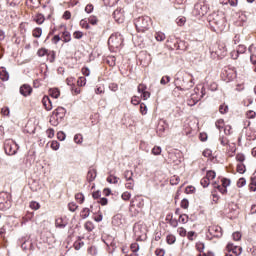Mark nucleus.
Wrapping results in <instances>:
<instances>
[{"instance_id": "obj_10", "label": "nucleus", "mask_w": 256, "mask_h": 256, "mask_svg": "<svg viewBox=\"0 0 256 256\" xmlns=\"http://www.w3.org/2000/svg\"><path fill=\"white\" fill-rule=\"evenodd\" d=\"M113 18L116 23H123L125 21V14H123V9H116L113 12Z\"/></svg>"}, {"instance_id": "obj_31", "label": "nucleus", "mask_w": 256, "mask_h": 256, "mask_svg": "<svg viewBox=\"0 0 256 256\" xmlns=\"http://www.w3.org/2000/svg\"><path fill=\"white\" fill-rule=\"evenodd\" d=\"M124 179H126V181H133V171L126 170L124 172Z\"/></svg>"}, {"instance_id": "obj_7", "label": "nucleus", "mask_w": 256, "mask_h": 256, "mask_svg": "<svg viewBox=\"0 0 256 256\" xmlns=\"http://www.w3.org/2000/svg\"><path fill=\"white\" fill-rule=\"evenodd\" d=\"M19 146L15 144V142L11 139L5 140L4 142V150L6 155H16Z\"/></svg>"}, {"instance_id": "obj_33", "label": "nucleus", "mask_w": 256, "mask_h": 256, "mask_svg": "<svg viewBox=\"0 0 256 256\" xmlns=\"http://www.w3.org/2000/svg\"><path fill=\"white\" fill-rule=\"evenodd\" d=\"M38 57H45V55H49V50L46 48H41L37 51Z\"/></svg>"}, {"instance_id": "obj_46", "label": "nucleus", "mask_w": 256, "mask_h": 256, "mask_svg": "<svg viewBox=\"0 0 256 256\" xmlns=\"http://www.w3.org/2000/svg\"><path fill=\"white\" fill-rule=\"evenodd\" d=\"M30 207L34 211H37L38 209H41V204H39V202L32 201V202H30Z\"/></svg>"}, {"instance_id": "obj_63", "label": "nucleus", "mask_w": 256, "mask_h": 256, "mask_svg": "<svg viewBox=\"0 0 256 256\" xmlns=\"http://www.w3.org/2000/svg\"><path fill=\"white\" fill-rule=\"evenodd\" d=\"M147 91V86L145 84H139L138 85V93H145Z\"/></svg>"}, {"instance_id": "obj_30", "label": "nucleus", "mask_w": 256, "mask_h": 256, "mask_svg": "<svg viewBox=\"0 0 256 256\" xmlns=\"http://www.w3.org/2000/svg\"><path fill=\"white\" fill-rule=\"evenodd\" d=\"M165 129H167V126H165V121H160L157 127V132L165 133Z\"/></svg>"}, {"instance_id": "obj_8", "label": "nucleus", "mask_w": 256, "mask_h": 256, "mask_svg": "<svg viewBox=\"0 0 256 256\" xmlns=\"http://www.w3.org/2000/svg\"><path fill=\"white\" fill-rule=\"evenodd\" d=\"M212 53H215L219 59H223L227 55V46L223 42H218Z\"/></svg>"}, {"instance_id": "obj_28", "label": "nucleus", "mask_w": 256, "mask_h": 256, "mask_svg": "<svg viewBox=\"0 0 256 256\" xmlns=\"http://www.w3.org/2000/svg\"><path fill=\"white\" fill-rule=\"evenodd\" d=\"M106 181L108 183H113L114 185H117L119 183V177L110 175L107 177Z\"/></svg>"}, {"instance_id": "obj_32", "label": "nucleus", "mask_w": 256, "mask_h": 256, "mask_svg": "<svg viewBox=\"0 0 256 256\" xmlns=\"http://www.w3.org/2000/svg\"><path fill=\"white\" fill-rule=\"evenodd\" d=\"M169 83H171V76L169 75L163 76L160 80V85H167Z\"/></svg>"}, {"instance_id": "obj_62", "label": "nucleus", "mask_w": 256, "mask_h": 256, "mask_svg": "<svg viewBox=\"0 0 256 256\" xmlns=\"http://www.w3.org/2000/svg\"><path fill=\"white\" fill-rule=\"evenodd\" d=\"M130 249L133 253H137L139 251V244L138 243L131 244Z\"/></svg>"}, {"instance_id": "obj_16", "label": "nucleus", "mask_w": 256, "mask_h": 256, "mask_svg": "<svg viewBox=\"0 0 256 256\" xmlns=\"http://www.w3.org/2000/svg\"><path fill=\"white\" fill-rule=\"evenodd\" d=\"M166 221H168L169 225H171L174 229L179 226V220L173 218L172 214H168L166 216Z\"/></svg>"}, {"instance_id": "obj_52", "label": "nucleus", "mask_w": 256, "mask_h": 256, "mask_svg": "<svg viewBox=\"0 0 256 256\" xmlns=\"http://www.w3.org/2000/svg\"><path fill=\"white\" fill-rule=\"evenodd\" d=\"M121 198L123 199V201H129L131 199V193L127 191L123 192Z\"/></svg>"}, {"instance_id": "obj_56", "label": "nucleus", "mask_w": 256, "mask_h": 256, "mask_svg": "<svg viewBox=\"0 0 256 256\" xmlns=\"http://www.w3.org/2000/svg\"><path fill=\"white\" fill-rule=\"evenodd\" d=\"M215 125L219 130H221L223 129V125H225V121L223 119H219L216 121Z\"/></svg>"}, {"instance_id": "obj_60", "label": "nucleus", "mask_w": 256, "mask_h": 256, "mask_svg": "<svg viewBox=\"0 0 256 256\" xmlns=\"http://www.w3.org/2000/svg\"><path fill=\"white\" fill-rule=\"evenodd\" d=\"M67 136L65 135V132H63V131H60V132H58L57 133V139L59 140V141H65V138H66Z\"/></svg>"}, {"instance_id": "obj_26", "label": "nucleus", "mask_w": 256, "mask_h": 256, "mask_svg": "<svg viewBox=\"0 0 256 256\" xmlns=\"http://www.w3.org/2000/svg\"><path fill=\"white\" fill-rule=\"evenodd\" d=\"M178 223H182V225H185V223H189V215L181 214L178 218Z\"/></svg>"}, {"instance_id": "obj_35", "label": "nucleus", "mask_w": 256, "mask_h": 256, "mask_svg": "<svg viewBox=\"0 0 256 256\" xmlns=\"http://www.w3.org/2000/svg\"><path fill=\"white\" fill-rule=\"evenodd\" d=\"M215 177H217V174L213 170L207 171L206 176H205V178L210 181H211V179H215Z\"/></svg>"}, {"instance_id": "obj_20", "label": "nucleus", "mask_w": 256, "mask_h": 256, "mask_svg": "<svg viewBox=\"0 0 256 256\" xmlns=\"http://www.w3.org/2000/svg\"><path fill=\"white\" fill-rule=\"evenodd\" d=\"M91 213H93V206H90V209L84 208L80 213V217L82 219H87V217H89V215H91Z\"/></svg>"}, {"instance_id": "obj_12", "label": "nucleus", "mask_w": 256, "mask_h": 256, "mask_svg": "<svg viewBox=\"0 0 256 256\" xmlns=\"http://www.w3.org/2000/svg\"><path fill=\"white\" fill-rule=\"evenodd\" d=\"M20 93L23 97H29L33 93V88L29 84H24L20 87Z\"/></svg>"}, {"instance_id": "obj_4", "label": "nucleus", "mask_w": 256, "mask_h": 256, "mask_svg": "<svg viewBox=\"0 0 256 256\" xmlns=\"http://www.w3.org/2000/svg\"><path fill=\"white\" fill-rule=\"evenodd\" d=\"M123 45V35L121 33L112 34L108 39L110 49H119Z\"/></svg>"}, {"instance_id": "obj_3", "label": "nucleus", "mask_w": 256, "mask_h": 256, "mask_svg": "<svg viewBox=\"0 0 256 256\" xmlns=\"http://www.w3.org/2000/svg\"><path fill=\"white\" fill-rule=\"evenodd\" d=\"M134 25L138 33H145V31L149 30L151 25V17L140 16L134 20Z\"/></svg>"}, {"instance_id": "obj_34", "label": "nucleus", "mask_w": 256, "mask_h": 256, "mask_svg": "<svg viewBox=\"0 0 256 256\" xmlns=\"http://www.w3.org/2000/svg\"><path fill=\"white\" fill-rule=\"evenodd\" d=\"M166 241H167L168 245H173V243H175L177 241V238L175 237V235L170 234L166 237Z\"/></svg>"}, {"instance_id": "obj_40", "label": "nucleus", "mask_w": 256, "mask_h": 256, "mask_svg": "<svg viewBox=\"0 0 256 256\" xmlns=\"http://www.w3.org/2000/svg\"><path fill=\"white\" fill-rule=\"evenodd\" d=\"M246 169H245V164L243 163H239L237 164V172L240 173L241 175H243V173H245Z\"/></svg>"}, {"instance_id": "obj_64", "label": "nucleus", "mask_w": 256, "mask_h": 256, "mask_svg": "<svg viewBox=\"0 0 256 256\" xmlns=\"http://www.w3.org/2000/svg\"><path fill=\"white\" fill-rule=\"evenodd\" d=\"M155 255L156 256H165V250L164 249H156Z\"/></svg>"}, {"instance_id": "obj_47", "label": "nucleus", "mask_w": 256, "mask_h": 256, "mask_svg": "<svg viewBox=\"0 0 256 256\" xmlns=\"http://www.w3.org/2000/svg\"><path fill=\"white\" fill-rule=\"evenodd\" d=\"M180 207H181L182 209H189V200H188L187 198H184V199L181 201Z\"/></svg>"}, {"instance_id": "obj_53", "label": "nucleus", "mask_w": 256, "mask_h": 256, "mask_svg": "<svg viewBox=\"0 0 256 256\" xmlns=\"http://www.w3.org/2000/svg\"><path fill=\"white\" fill-rule=\"evenodd\" d=\"M246 117H247V119H255L256 112L253 110H249L246 112Z\"/></svg>"}, {"instance_id": "obj_57", "label": "nucleus", "mask_w": 256, "mask_h": 256, "mask_svg": "<svg viewBox=\"0 0 256 256\" xmlns=\"http://www.w3.org/2000/svg\"><path fill=\"white\" fill-rule=\"evenodd\" d=\"M236 161H238L239 163H243V161H245V154L243 153H238L236 155Z\"/></svg>"}, {"instance_id": "obj_29", "label": "nucleus", "mask_w": 256, "mask_h": 256, "mask_svg": "<svg viewBox=\"0 0 256 256\" xmlns=\"http://www.w3.org/2000/svg\"><path fill=\"white\" fill-rule=\"evenodd\" d=\"M75 199L78 203H80V205H83V203H85V195H83V193H77L75 195Z\"/></svg>"}, {"instance_id": "obj_5", "label": "nucleus", "mask_w": 256, "mask_h": 256, "mask_svg": "<svg viewBox=\"0 0 256 256\" xmlns=\"http://www.w3.org/2000/svg\"><path fill=\"white\" fill-rule=\"evenodd\" d=\"M209 13V5L205 2H198L194 5L193 15L195 17H205Z\"/></svg>"}, {"instance_id": "obj_15", "label": "nucleus", "mask_w": 256, "mask_h": 256, "mask_svg": "<svg viewBox=\"0 0 256 256\" xmlns=\"http://www.w3.org/2000/svg\"><path fill=\"white\" fill-rule=\"evenodd\" d=\"M42 103H43L46 111H51V109H53V104H52L51 98H49V96H44L42 99Z\"/></svg>"}, {"instance_id": "obj_61", "label": "nucleus", "mask_w": 256, "mask_h": 256, "mask_svg": "<svg viewBox=\"0 0 256 256\" xmlns=\"http://www.w3.org/2000/svg\"><path fill=\"white\" fill-rule=\"evenodd\" d=\"M185 21H186L185 17H181V18L176 19V23L179 27H183V25H185Z\"/></svg>"}, {"instance_id": "obj_55", "label": "nucleus", "mask_w": 256, "mask_h": 256, "mask_svg": "<svg viewBox=\"0 0 256 256\" xmlns=\"http://www.w3.org/2000/svg\"><path fill=\"white\" fill-rule=\"evenodd\" d=\"M161 146H155L153 149H152V155H160L161 154Z\"/></svg>"}, {"instance_id": "obj_50", "label": "nucleus", "mask_w": 256, "mask_h": 256, "mask_svg": "<svg viewBox=\"0 0 256 256\" xmlns=\"http://www.w3.org/2000/svg\"><path fill=\"white\" fill-rule=\"evenodd\" d=\"M245 185H247V180L245 178H240L237 181V187L241 188V187H245Z\"/></svg>"}, {"instance_id": "obj_58", "label": "nucleus", "mask_w": 256, "mask_h": 256, "mask_svg": "<svg viewBox=\"0 0 256 256\" xmlns=\"http://www.w3.org/2000/svg\"><path fill=\"white\" fill-rule=\"evenodd\" d=\"M74 141H75L77 144L83 143V135H81V134H76V135L74 136Z\"/></svg>"}, {"instance_id": "obj_51", "label": "nucleus", "mask_w": 256, "mask_h": 256, "mask_svg": "<svg viewBox=\"0 0 256 256\" xmlns=\"http://www.w3.org/2000/svg\"><path fill=\"white\" fill-rule=\"evenodd\" d=\"M77 83L80 87H85V85H87V79L85 77H80Z\"/></svg>"}, {"instance_id": "obj_43", "label": "nucleus", "mask_w": 256, "mask_h": 256, "mask_svg": "<svg viewBox=\"0 0 256 256\" xmlns=\"http://www.w3.org/2000/svg\"><path fill=\"white\" fill-rule=\"evenodd\" d=\"M245 51H247V47L243 44H240L237 49V54L243 55V53H245Z\"/></svg>"}, {"instance_id": "obj_48", "label": "nucleus", "mask_w": 256, "mask_h": 256, "mask_svg": "<svg viewBox=\"0 0 256 256\" xmlns=\"http://www.w3.org/2000/svg\"><path fill=\"white\" fill-rule=\"evenodd\" d=\"M177 233L180 235V237H187V230L183 227H179L177 229Z\"/></svg>"}, {"instance_id": "obj_42", "label": "nucleus", "mask_w": 256, "mask_h": 256, "mask_svg": "<svg viewBox=\"0 0 256 256\" xmlns=\"http://www.w3.org/2000/svg\"><path fill=\"white\" fill-rule=\"evenodd\" d=\"M196 249L197 251H199V253H203V251L205 250V244L203 242H197Z\"/></svg>"}, {"instance_id": "obj_59", "label": "nucleus", "mask_w": 256, "mask_h": 256, "mask_svg": "<svg viewBox=\"0 0 256 256\" xmlns=\"http://www.w3.org/2000/svg\"><path fill=\"white\" fill-rule=\"evenodd\" d=\"M132 105H139L141 103V99L138 96H133L131 99Z\"/></svg>"}, {"instance_id": "obj_49", "label": "nucleus", "mask_w": 256, "mask_h": 256, "mask_svg": "<svg viewBox=\"0 0 256 256\" xmlns=\"http://www.w3.org/2000/svg\"><path fill=\"white\" fill-rule=\"evenodd\" d=\"M140 113L141 115H147V105L145 103H140Z\"/></svg>"}, {"instance_id": "obj_27", "label": "nucleus", "mask_w": 256, "mask_h": 256, "mask_svg": "<svg viewBox=\"0 0 256 256\" xmlns=\"http://www.w3.org/2000/svg\"><path fill=\"white\" fill-rule=\"evenodd\" d=\"M62 39H63L64 43H69V41H71V33H69V31L65 30L62 33Z\"/></svg>"}, {"instance_id": "obj_18", "label": "nucleus", "mask_w": 256, "mask_h": 256, "mask_svg": "<svg viewBox=\"0 0 256 256\" xmlns=\"http://www.w3.org/2000/svg\"><path fill=\"white\" fill-rule=\"evenodd\" d=\"M66 225H68V222L63 218H58L55 220V227L58 229H65Z\"/></svg>"}, {"instance_id": "obj_36", "label": "nucleus", "mask_w": 256, "mask_h": 256, "mask_svg": "<svg viewBox=\"0 0 256 256\" xmlns=\"http://www.w3.org/2000/svg\"><path fill=\"white\" fill-rule=\"evenodd\" d=\"M68 209L69 211H71L72 213H75V211H77V209H79V206L75 203V202H70L68 204Z\"/></svg>"}, {"instance_id": "obj_17", "label": "nucleus", "mask_w": 256, "mask_h": 256, "mask_svg": "<svg viewBox=\"0 0 256 256\" xmlns=\"http://www.w3.org/2000/svg\"><path fill=\"white\" fill-rule=\"evenodd\" d=\"M65 113H67V110H65V108L63 107H58L53 114L56 115L60 121L65 117Z\"/></svg>"}, {"instance_id": "obj_13", "label": "nucleus", "mask_w": 256, "mask_h": 256, "mask_svg": "<svg viewBox=\"0 0 256 256\" xmlns=\"http://www.w3.org/2000/svg\"><path fill=\"white\" fill-rule=\"evenodd\" d=\"M227 249H228V251H232V253H234L235 256H239V255H241V253H243V248H241L239 246H234L231 243H229L227 245Z\"/></svg>"}, {"instance_id": "obj_38", "label": "nucleus", "mask_w": 256, "mask_h": 256, "mask_svg": "<svg viewBox=\"0 0 256 256\" xmlns=\"http://www.w3.org/2000/svg\"><path fill=\"white\" fill-rule=\"evenodd\" d=\"M211 184V181L209 180V178H206L203 177L201 180H200V185H202V187L206 188L208 185Z\"/></svg>"}, {"instance_id": "obj_39", "label": "nucleus", "mask_w": 256, "mask_h": 256, "mask_svg": "<svg viewBox=\"0 0 256 256\" xmlns=\"http://www.w3.org/2000/svg\"><path fill=\"white\" fill-rule=\"evenodd\" d=\"M156 41H165V33L163 32H157L155 34Z\"/></svg>"}, {"instance_id": "obj_1", "label": "nucleus", "mask_w": 256, "mask_h": 256, "mask_svg": "<svg viewBox=\"0 0 256 256\" xmlns=\"http://www.w3.org/2000/svg\"><path fill=\"white\" fill-rule=\"evenodd\" d=\"M175 89H177V91H189L191 89H193V87L195 86V82L193 79V75L191 74H187L186 76L182 77V80L180 78H175Z\"/></svg>"}, {"instance_id": "obj_21", "label": "nucleus", "mask_w": 256, "mask_h": 256, "mask_svg": "<svg viewBox=\"0 0 256 256\" xmlns=\"http://www.w3.org/2000/svg\"><path fill=\"white\" fill-rule=\"evenodd\" d=\"M0 79L2 81H9V72H7L5 67L0 68Z\"/></svg>"}, {"instance_id": "obj_2", "label": "nucleus", "mask_w": 256, "mask_h": 256, "mask_svg": "<svg viewBox=\"0 0 256 256\" xmlns=\"http://www.w3.org/2000/svg\"><path fill=\"white\" fill-rule=\"evenodd\" d=\"M209 25L213 31H223L225 29V15L214 12L208 16Z\"/></svg>"}, {"instance_id": "obj_44", "label": "nucleus", "mask_w": 256, "mask_h": 256, "mask_svg": "<svg viewBox=\"0 0 256 256\" xmlns=\"http://www.w3.org/2000/svg\"><path fill=\"white\" fill-rule=\"evenodd\" d=\"M250 191H256V177L251 178V182L249 184Z\"/></svg>"}, {"instance_id": "obj_6", "label": "nucleus", "mask_w": 256, "mask_h": 256, "mask_svg": "<svg viewBox=\"0 0 256 256\" xmlns=\"http://www.w3.org/2000/svg\"><path fill=\"white\" fill-rule=\"evenodd\" d=\"M11 209V197L7 192H0V211Z\"/></svg>"}, {"instance_id": "obj_45", "label": "nucleus", "mask_w": 256, "mask_h": 256, "mask_svg": "<svg viewBox=\"0 0 256 256\" xmlns=\"http://www.w3.org/2000/svg\"><path fill=\"white\" fill-rule=\"evenodd\" d=\"M88 253H90V255L97 256L99 251L97 250V247L91 246L88 248Z\"/></svg>"}, {"instance_id": "obj_11", "label": "nucleus", "mask_w": 256, "mask_h": 256, "mask_svg": "<svg viewBox=\"0 0 256 256\" xmlns=\"http://www.w3.org/2000/svg\"><path fill=\"white\" fill-rule=\"evenodd\" d=\"M208 233L212 235V237H222L223 232L220 226H210L208 229Z\"/></svg>"}, {"instance_id": "obj_23", "label": "nucleus", "mask_w": 256, "mask_h": 256, "mask_svg": "<svg viewBox=\"0 0 256 256\" xmlns=\"http://www.w3.org/2000/svg\"><path fill=\"white\" fill-rule=\"evenodd\" d=\"M49 95L53 97V99H59V95H61V92L57 88H51L49 90Z\"/></svg>"}, {"instance_id": "obj_24", "label": "nucleus", "mask_w": 256, "mask_h": 256, "mask_svg": "<svg viewBox=\"0 0 256 256\" xmlns=\"http://www.w3.org/2000/svg\"><path fill=\"white\" fill-rule=\"evenodd\" d=\"M34 21L37 25H43V23H45V16L43 14H37L34 17Z\"/></svg>"}, {"instance_id": "obj_37", "label": "nucleus", "mask_w": 256, "mask_h": 256, "mask_svg": "<svg viewBox=\"0 0 256 256\" xmlns=\"http://www.w3.org/2000/svg\"><path fill=\"white\" fill-rule=\"evenodd\" d=\"M86 231H93V229H95V225L93 224V222L91 221H87L84 225Z\"/></svg>"}, {"instance_id": "obj_14", "label": "nucleus", "mask_w": 256, "mask_h": 256, "mask_svg": "<svg viewBox=\"0 0 256 256\" xmlns=\"http://www.w3.org/2000/svg\"><path fill=\"white\" fill-rule=\"evenodd\" d=\"M97 178V170L95 168H90L87 173V181L92 183Z\"/></svg>"}, {"instance_id": "obj_54", "label": "nucleus", "mask_w": 256, "mask_h": 256, "mask_svg": "<svg viewBox=\"0 0 256 256\" xmlns=\"http://www.w3.org/2000/svg\"><path fill=\"white\" fill-rule=\"evenodd\" d=\"M179 181H181V179L179 178V176H173V177L170 179L171 185H179Z\"/></svg>"}, {"instance_id": "obj_22", "label": "nucleus", "mask_w": 256, "mask_h": 256, "mask_svg": "<svg viewBox=\"0 0 256 256\" xmlns=\"http://www.w3.org/2000/svg\"><path fill=\"white\" fill-rule=\"evenodd\" d=\"M59 123H61V118H59L56 115L52 114L51 117H50V124L53 127H57V125H59Z\"/></svg>"}, {"instance_id": "obj_25", "label": "nucleus", "mask_w": 256, "mask_h": 256, "mask_svg": "<svg viewBox=\"0 0 256 256\" xmlns=\"http://www.w3.org/2000/svg\"><path fill=\"white\" fill-rule=\"evenodd\" d=\"M32 35H33V37H35V39H39L41 37V35H43V29H41V27H36L32 31Z\"/></svg>"}, {"instance_id": "obj_41", "label": "nucleus", "mask_w": 256, "mask_h": 256, "mask_svg": "<svg viewBox=\"0 0 256 256\" xmlns=\"http://www.w3.org/2000/svg\"><path fill=\"white\" fill-rule=\"evenodd\" d=\"M219 141L223 147H226V145H229V139L225 136H220Z\"/></svg>"}, {"instance_id": "obj_19", "label": "nucleus", "mask_w": 256, "mask_h": 256, "mask_svg": "<svg viewBox=\"0 0 256 256\" xmlns=\"http://www.w3.org/2000/svg\"><path fill=\"white\" fill-rule=\"evenodd\" d=\"M199 101H201V98H198L197 94H192L191 98L188 99L187 103L190 107H194V105H197V103H199Z\"/></svg>"}, {"instance_id": "obj_9", "label": "nucleus", "mask_w": 256, "mask_h": 256, "mask_svg": "<svg viewBox=\"0 0 256 256\" xmlns=\"http://www.w3.org/2000/svg\"><path fill=\"white\" fill-rule=\"evenodd\" d=\"M135 203L136 206L138 207V209H143V207H145V202L142 199L141 196H135L131 201H130V211H133V207H135Z\"/></svg>"}]
</instances>
